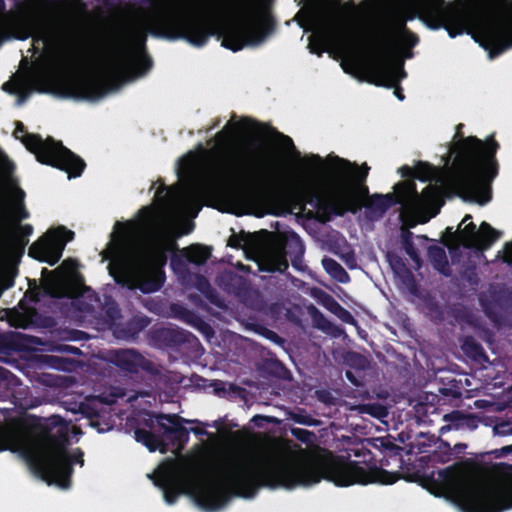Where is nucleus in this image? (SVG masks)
<instances>
[{
    "mask_svg": "<svg viewBox=\"0 0 512 512\" xmlns=\"http://www.w3.org/2000/svg\"><path fill=\"white\" fill-rule=\"evenodd\" d=\"M367 446L350 451L362 461L328 458L312 463L295 457L266 458L258 461L235 459L222 471L220 479L198 483L193 497L198 506L206 511H216L225 506L231 497L252 498L262 487L293 489L310 486L322 479L336 486L354 484H393L399 472L384 467L402 468L404 448L388 435L366 439Z\"/></svg>",
    "mask_w": 512,
    "mask_h": 512,
    "instance_id": "obj_1",
    "label": "nucleus"
},
{
    "mask_svg": "<svg viewBox=\"0 0 512 512\" xmlns=\"http://www.w3.org/2000/svg\"><path fill=\"white\" fill-rule=\"evenodd\" d=\"M276 20L269 7H263L255 20L229 21L215 24L201 17L163 15L157 20V28L151 33L169 40L182 39L193 46H204L210 37L221 39V45L233 52L244 47L258 46L274 32Z\"/></svg>",
    "mask_w": 512,
    "mask_h": 512,
    "instance_id": "obj_2",
    "label": "nucleus"
},
{
    "mask_svg": "<svg viewBox=\"0 0 512 512\" xmlns=\"http://www.w3.org/2000/svg\"><path fill=\"white\" fill-rule=\"evenodd\" d=\"M490 472L499 477L481 482L465 469L452 465L432 471L424 486L437 496H448L463 512H504L512 509V464L494 463Z\"/></svg>",
    "mask_w": 512,
    "mask_h": 512,
    "instance_id": "obj_3",
    "label": "nucleus"
},
{
    "mask_svg": "<svg viewBox=\"0 0 512 512\" xmlns=\"http://www.w3.org/2000/svg\"><path fill=\"white\" fill-rule=\"evenodd\" d=\"M338 180L334 194L326 198L313 185L303 184L293 188L287 195L294 209L304 212L306 205L308 219H317L321 223L332 220L333 216L342 217L350 212L356 214L362 208V199H366L369 189L365 184L370 167L364 163L361 167L347 159L335 157Z\"/></svg>",
    "mask_w": 512,
    "mask_h": 512,
    "instance_id": "obj_4",
    "label": "nucleus"
},
{
    "mask_svg": "<svg viewBox=\"0 0 512 512\" xmlns=\"http://www.w3.org/2000/svg\"><path fill=\"white\" fill-rule=\"evenodd\" d=\"M119 229V240L116 253H120L128 241L131 222H116ZM175 246L162 238H151L138 242L129 251L128 257L118 255L108 265L109 274L116 284L129 290L138 289L144 294L159 291L166 279L164 267L167 264V253Z\"/></svg>",
    "mask_w": 512,
    "mask_h": 512,
    "instance_id": "obj_5",
    "label": "nucleus"
},
{
    "mask_svg": "<svg viewBox=\"0 0 512 512\" xmlns=\"http://www.w3.org/2000/svg\"><path fill=\"white\" fill-rule=\"evenodd\" d=\"M498 148L499 144L493 137L484 143L476 136H468L461 137L450 149L455 154L453 184L481 205L489 202L491 195L490 191H485L478 197L477 185L482 177H496L498 164L495 155Z\"/></svg>",
    "mask_w": 512,
    "mask_h": 512,
    "instance_id": "obj_6",
    "label": "nucleus"
},
{
    "mask_svg": "<svg viewBox=\"0 0 512 512\" xmlns=\"http://www.w3.org/2000/svg\"><path fill=\"white\" fill-rule=\"evenodd\" d=\"M51 426L56 428L53 433L47 431L37 450L26 453V459L36 475L48 484H56L61 488H69L73 473V464H84V453L78 448L69 455V428L61 417H53Z\"/></svg>",
    "mask_w": 512,
    "mask_h": 512,
    "instance_id": "obj_7",
    "label": "nucleus"
},
{
    "mask_svg": "<svg viewBox=\"0 0 512 512\" xmlns=\"http://www.w3.org/2000/svg\"><path fill=\"white\" fill-rule=\"evenodd\" d=\"M410 29L402 18L399 5L390 6L380 21V37L372 48V55L367 61L353 58V64L362 70L364 79L370 84L393 86L398 80L392 78L389 71V59L396 40Z\"/></svg>",
    "mask_w": 512,
    "mask_h": 512,
    "instance_id": "obj_8",
    "label": "nucleus"
},
{
    "mask_svg": "<svg viewBox=\"0 0 512 512\" xmlns=\"http://www.w3.org/2000/svg\"><path fill=\"white\" fill-rule=\"evenodd\" d=\"M18 133H25L21 142L26 149L33 153L36 160L44 165L52 166L68 174V178H77L82 175L86 168L85 161L65 147L61 141L48 136L43 139L40 134L26 133L22 122L16 123L14 136L18 138Z\"/></svg>",
    "mask_w": 512,
    "mask_h": 512,
    "instance_id": "obj_9",
    "label": "nucleus"
},
{
    "mask_svg": "<svg viewBox=\"0 0 512 512\" xmlns=\"http://www.w3.org/2000/svg\"><path fill=\"white\" fill-rule=\"evenodd\" d=\"M133 57V50L126 47L117 65L112 69L78 78H59L54 83L55 91L62 97L99 100L117 87L116 69L131 68Z\"/></svg>",
    "mask_w": 512,
    "mask_h": 512,
    "instance_id": "obj_10",
    "label": "nucleus"
},
{
    "mask_svg": "<svg viewBox=\"0 0 512 512\" xmlns=\"http://www.w3.org/2000/svg\"><path fill=\"white\" fill-rule=\"evenodd\" d=\"M269 172L270 162L266 155L248 145L228 155L218 170V177L230 182L260 183L268 178Z\"/></svg>",
    "mask_w": 512,
    "mask_h": 512,
    "instance_id": "obj_11",
    "label": "nucleus"
},
{
    "mask_svg": "<svg viewBox=\"0 0 512 512\" xmlns=\"http://www.w3.org/2000/svg\"><path fill=\"white\" fill-rule=\"evenodd\" d=\"M368 200L362 207L382 216L395 205H405L412 208H419L423 205L435 204L440 199L439 189L435 186H426L421 194L418 193L414 181L404 180L394 186V192L388 194L375 193L368 195Z\"/></svg>",
    "mask_w": 512,
    "mask_h": 512,
    "instance_id": "obj_12",
    "label": "nucleus"
},
{
    "mask_svg": "<svg viewBox=\"0 0 512 512\" xmlns=\"http://www.w3.org/2000/svg\"><path fill=\"white\" fill-rule=\"evenodd\" d=\"M490 15L498 18L496 27H487L480 34V45L495 58L512 47V0H476Z\"/></svg>",
    "mask_w": 512,
    "mask_h": 512,
    "instance_id": "obj_13",
    "label": "nucleus"
},
{
    "mask_svg": "<svg viewBox=\"0 0 512 512\" xmlns=\"http://www.w3.org/2000/svg\"><path fill=\"white\" fill-rule=\"evenodd\" d=\"M3 20L11 28L12 37L22 41L32 37L34 43L54 46L63 43L72 33L69 22H35L14 15H5Z\"/></svg>",
    "mask_w": 512,
    "mask_h": 512,
    "instance_id": "obj_14",
    "label": "nucleus"
},
{
    "mask_svg": "<svg viewBox=\"0 0 512 512\" xmlns=\"http://www.w3.org/2000/svg\"><path fill=\"white\" fill-rule=\"evenodd\" d=\"M304 252L305 247L299 235L289 232L282 241L271 245L259 254L258 269L268 273H283L289 267L287 257H290L292 266L298 268Z\"/></svg>",
    "mask_w": 512,
    "mask_h": 512,
    "instance_id": "obj_15",
    "label": "nucleus"
},
{
    "mask_svg": "<svg viewBox=\"0 0 512 512\" xmlns=\"http://www.w3.org/2000/svg\"><path fill=\"white\" fill-rule=\"evenodd\" d=\"M75 233L65 226L48 229L31 244L28 255L40 262L54 266L62 257L65 246L74 239Z\"/></svg>",
    "mask_w": 512,
    "mask_h": 512,
    "instance_id": "obj_16",
    "label": "nucleus"
},
{
    "mask_svg": "<svg viewBox=\"0 0 512 512\" xmlns=\"http://www.w3.org/2000/svg\"><path fill=\"white\" fill-rule=\"evenodd\" d=\"M189 482L187 472L170 462L159 470L155 485L162 489L166 503L171 505L181 494L186 493Z\"/></svg>",
    "mask_w": 512,
    "mask_h": 512,
    "instance_id": "obj_17",
    "label": "nucleus"
},
{
    "mask_svg": "<svg viewBox=\"0 0 512 512\" xmlns=\"http://www.w3.org/2000/svg\"><path fill=\"white\" fill-rule=\"evenodd\" d=\"M500 236L501 232L486 221H483L478 229L473 222H469L462 229L461 226L458 227V242L467 249L487 250Z\"/></svg>",
    "mask_w": 512,
    "mask_h": 512,
    "instance_id": "obj_18",
    "label": "nucleus"
},
{
    "mask_svg": "<svg viewBox=\"0 0 512 512\" xmlns=\"http://www.w3.org/2000/svg\"><path fill=\"white\" fill-rule=\"evenodd\" d=\"M111 363L120 370L136 374L140 370L150 375L158 376L160 369L151 361L146 359L134 349H119L111 353Z\"/></svg>",
    "mask_w": 512,
    "mask_h": 512,
    "instance_id": "obj_19",
    "label": "nucleus"
},
{
    "mask_svg": "<svg viewBox=\"0 0 512 512\" xmlns=\"http://www.w3.org/2000/svg\"><path fill=\"white\" fill-rule=\"evenodd\" d=\"M442 6H439L437 12L433 14L428 28L432 30L443 28L451 38L463 34L466 29L465 16L456 10H444Z\"/></svg>",
    "mask_w": 512,
    "mask_h": 512,
    "instance_id": "obj_20",
    "label": "nucleus"
},
{
    "mask_svg": "<svg viewBox=\"0 0 512 512\" xmlns=\"http://www.w3.org/2000/svg\"><path fill=\"white\" fill-rule=\"evenodd\" d=\"M158 418V425L163 432V440L168 441L178 450L183 449L189 441V430L181 423L183 419L176 414H161Z\"/></svg>",
    "mask_w": 512,
    "mask_h": 512,
    "instance_id": "obj_21",
    "label": "nucleus"
},
{
    "mask_svg": "<svg viewBox=\"0 0 512 512\" xmlns=\"http://www.w3.org/2000/svg\"><path fill=\"white\" fill-rule=\"evenodd\" d=\"M443 4L444 0H416L410 6H399L402 11V18L406 23L418 18L428 27L433 14Z\"/></svg>",
    "mask_w": 512,
    "mask_h": 512,
    "instance_id": "obj_22",
    "label": "nucleus"
},
{
    "mask_svg": "<svg viewBox=\"0 0 512 512\" xmlns=\"http://www.w3.org/2000/svg\"><path fill=\"white\" fill-rule=\"evenodd\" d=\"M25 196V192L20 187L15 186L13 188L9 205H4V203L0 201V219H2L7 212H9L14 226L21 224V221L28 219L30 217V213L25 206Z\"/></svg>",
    "mask_w": 512,
    "mask_h": 512,
    "instance_id": "obj_23",
    "label": "nucleus"
},
{
    "mask_svg": "<svg viewBox=\"0 0 512 512\" xmlns=\"http://www.w3.org/2000/svg\"><path fill=\"white\" fill-rule=\"evenodd\" d=\"M34 228L31 224H18L14 226L7 242V251L17 257H21L29 243V237L33 234Z\"/></svg>",
    "mask_w": 512,
    "mask_h": 512,
    "instance_id": "obj_24",
    "label": "nucleus"
},
{
    "mask_svg": "<svg viewBox=\"0 0 512 512\" xmlns=\"http://www.w3.org/2000/svg\"><path fill=\"white\" fill-rule=\"evenodd\" d=\"M149 324L150 319L147 316L134 315L126 322L116 324L114 333L117 338L133 340L137 338L139 333L142 332Z\"/></svg>",
    "mask_w": 512,
    "mask_h": 512,
    "instance_id": "obj_25",
    "label": "nucleus"
},
{
    "mask_svg": "<svg viewBox=\"0 0 512 512\" xmlns=\"http://www.w3.org/2000/svg\"><path fill=\"white\" fill-rule=\"evenodd\" d=\"M146 38V32L142 30H137L132 35L134 47L141 51V55L133 63V67H135L138 75L146 73L152 67V60L145 52Z\"/></svg>",
    "mask_w": 512,
    "mask_h": 512,
    "instance_id": "obj_26",
    "label": "nucleus"
},
{
    "mask_svg": "<svg viewBox=\"0 0 512 512\" xmlns=\"http://www.w3.org/2000/svg\"><path fill=\"white\" fill-rule=\"evenodd\" d=\"M25 349V338L21 333L8 331L0 332V354L11 355Z\"/></svg>",
    "mask_w": 512,
    "mask_h": 512,
    "instance_id": "obj_27",
    "label": "nucleus"
},
{
    "mask_svg": "<svg viewBox=\"0 0 512 512\" xmlns=\"http://www.w3.org/2000/svg\"><path fill=\"white\" fill-rule=\"evenodd\" d=\"M153 338L165 347L176 348L187 341L183 331L173 328H160L154 331Z\"/></svg>",
    "mask_w": 512,
    "mask_h": 512,
    "instance_id": "obj_28",
    "label": "nucleus"
},
{
    "mask_svg": "<svg viewBox=\"0 0 512 512\" xmlns=\"http://www.w3.org/2000/svg\"><path fill=\"white\" fill-rule=\"evenodd\" d=\"M134 435L136 441L142 443L151 452L160 450L162 453H165L168 450V445L164 442L163 438L150 430L138 428L135 430Z\"/></svg>",
    "mask_w": 512,
    "mask_h": 512,
    "instance_id": "obj_29",
    "label": "nucleus"
},
{
    "mask_svg": "<svg viewBox=\"0 0 512 512\" xmlns=\"http://www.w3.org/2000/svg\"><path fill=\"white\" fill-rule=\"evenodd\" d=\"M463 353L470 359L478 363L488 362L489 358L481 345L473 336H464L461 341Z\"/></svg>",
    "mask_w": 512,
    "mask_h": 512,
    "instance_id": "obj_30",
    "label": "nucleus"
},
{
    "mask_svg": "<svg viewBox=\"0 0 512 512\" xmlns=\"http://www.w3.org/2000/svg\"><path fill=\"white\" fill-rule=\"evenodd\" d=\"M187 262L195 265H204L211 256L210 248L201 244H192L183 250Z\"/></svg>",
    "mask_w": 512,
    "mask_h": 512,
    "instance_id": "obj_31",
    "label": "nucleus"
},
{
    "mask_svg": "<svg viewBox=\"0 0 512 512\" xmlns=\"http://www.w3.org/2000/svg\"><path fill=\"white\" fill-rule=\"evenodd\" d=\"M428 257L433 267L445 276L450 275L449 263L445 250L438 246L432 245L428 248Z\"/></svg>",
    "mask_w": 512,
    "mask_h": 512,
    "instance_id": "obj_32",
    "label": "nucleus"
},
{
    "mask_svg": "<svg viewBox=\"0 0 512 512\" xmlns=\"http://www.w3.org/2000/svg\"><path fill=\"white\" fill-rule=\"evenodd\" d=\"M323 306L345 323H353L354 317L344 308L332 295L324 293L322 298Z\"/></svg>",
    "mask_w": 512,
    "mask_h": 512,
    "instance_id": "obj_33",
    "label": "nucleus"
},
{
    "mask_svg": "<svg viewBox=\"0 0 512 512\" xmlns=\"http://www.w3.org/2000/svg\"><path fill=\"white\" fill-rule=\"evenodd\" d=\"M322 266L324 270L336 281L340 283H347L350 280L348 272L335 259L324 257L322 259Z\"/></svg>",
    "mask_w": 512,
    "mask_h": 512,
    "instance_id": "obj_34",
    "label": "nucleus"
},
{
    "mask_svg": "<svg viewBox=\"0 0 512 512\" xmlns=\"http://www.w3.org/2000/svg\"><path fill=\"white\" fill-rule=\"evenodd\" d=\"M389 71L391 73V77L392 78H399V80H397L393 86H386V85H382V84H375L376 86H381V87H386V88H394V95L400 100V101H403L405 96H404V93H403V89L399 86V83L402 79H404L406 77V72L403 68V65H399V66H395V65H392L391 62L389 61Z\"/></svg>",
    "mask_w": 512,
    "mask_h": 512,
    "instance_id": "obj_35",
    "label": "nucleus"
},
{
    "mask_svg": "<svg viewBox=\"0 0 512 512\" xmlns=\"http://www.w3.org/2000/svg\"><path fill=\"white\" fill-rule=\"evenodd\" d=\"M241 282L242 278L233 272H225L217 279L218 285L228 292H236Z\"/></svg>",
    "mask_w": 512,
    "mask_h": 512,
    "instance_id": "obj_36",
    "label": "nucleus"
},
{
    "mask_svg": "<svg viewBox=\"0 0 512 512\" xmlns=\"http://www.w3.org/2000/svg\"><path fill=\"white\" fill-rule=\"evenodd\" d=\"M386 257H387V261H388L391 269L393 270V272L396 275H398V276H404V275L412 276V273L407 268L404 260L398 254L389 252Z\"/></svg>",
    "mask_w": 512,
    "mask_h": 512,
    "instance_id": "obj_37",
    "label": "nucleus"
},
{
    "mask_svg": "<svg viewBox=\"0 0 512 512\" xmlns=\"http://www.w3.org/2000/svg\"><path fill=\"white\" fill-rule=\"evenodd\" d=\"M413 234L410 231H406L402 237V245L406 254L418 265H421V259L418 254V250L413 242Z\"/></svg>",
    "mask_w": 512,
    "mask_h": 512,
    "instance_id": "obj_38",
    "label": "nucleus"
},
{
    "mask_svg": "<svg viewBox=\"0 0 512 512\" xmlns=\"http://www.w3.org/2000/svg\"><path fill=\"white\" fill-rule=\"evenodd\" d=\"M103 310L105 313V316L109 321L114 322L115 320L119 319L121 317V312L119 309V306L115 300H113L111 297L105 298V303L103 305Z\"/></svg>",
    "mask_w": 512,
    "mask_h": 512,
    "instance_id": "obj_39",
    "label": "nucleus"
},
{
    "mask_svg": "<svg viewBox=\"0 0 512 512\" xmlns=\"http://www.w3.org/2000/svg\"><path fill=\"white\" fill-rule=\"evenodd\" d=\"M47 293L53 298L71 297V288L64 283H52L47 288Z\"/></svg>",
    "mask_w": 512,
    "mask_h": 512,
    "instance_id": "obj_40",
    "label": "nucleus"
},
{
    "mask_svg": "<svg viewBox=\"0 0 512 512\" xmlns=\"http://www.w3.org/2000/svg\"><path fill=\"white\" fill-rule=\"evenodd\" d=\"M290 432L294 438L306 445L313 444L314 440L316 439L315 433L307 429L291 428Z\"/></svg>",
    "mask_w": 512,
    "mask_h": 512,
    "instance_id": "obj_41",
    "label": "nucleus"
},
{
    "mask_svg": "<svg viewBox=\"0 0 512 512\" xmlns=\"http://www.w3.org/2000/svg\"><path fill=\"white\" fill-rule=\"evenodd\" d=\"M15 165L8 156L0 151V175L2 178H10L14 172Z\"/></svg>",
    "mask_w": 512,
    "mask_h": 512,
    "instance_id": "obj_42",
    "label": "nucleus"
},
{
    "mask_svg": "<svg viewBox=\"0 0 512 512\" xmlns=\"http://www.w3.org/2000/svg\"><path fill=\"white\" fill-rule=\"evenodd\" d=\"M10 94L17 95V104H23L30 95V90L26 84L22 81L17 82V87L10 90Z\"/></svg>",
    "mask_w": 512,
    "mask_h": 512,
    "instance_id": "obj_43",
    "label": "nucleus"
},
{
    "mask_svg": "<svg viewBox=\"0 0 512 512\" xmlns=\"http://www.w3.org/2000/svg\"><path fill=\"white\" fill-rule=\"evenodd\" d=\"M171 311L177 319H180L185 323L189 320V318L192 316L194 312L180 304H172Z\"/></svg>",
    "mask_w": 512,
    "mask_h": 512,
    "instance_id": "obj_44",
    "label": "nucleus"
},
{
    "mask_svg": "<svg viewBox=\"0 0 512 512\" xmlns=\"http://www.w3.org/2000/svg\"><path fill=\"white\" fill-rule=\"evenodd\" d=\"M433 171V167L425 162H419V164L415 168V178L421 181L429 180L431 173Z\"/></svg>",
    "mask_w": 512,
    "mask_h": 512,
    "instance_id": "obj_45",
    "label": "nucleus"
},
{
    "mask_svg": "<svg viewBox=\"0 0 512 512\" xmlns=\"http://www.w3.org/2000/svg\"><path fill=\"white\" fill-rule=\"evenodd\" d=\"M271 373L283 380L291 379V372L278 360L272 363Z\"/></svg>",
    "mask_w": 512,
    "mask_h": 512,
    "instance_id": "obj_46",
    "label": "nucleus"
},
{
    "mask_svg": "<svg viewBox=\"0 0 512 512\" xmlns=\"http://www.w3.org/2000/svg\"><path fill=\"white\" fill-rule=\"evenodd\" d=\"M269 129L273 134L276 135V137H278L282 141V144L286 149L292 150L296 157H300V153L296 150L294 142L289 136L284 135L281 132H278L273 127H269Z\"/></svg>",
    "mask_w": 512,
    "mask_h": 512,
    "instance_id": "obj_47",
    "label": "nucleus"
},
{
    "mask_svg": "<svg viewBox=\"0 0 512 512\" xmlns=\"http://www.w3.org/2000/svg\"><path fill=\"white\" fill-rule=\"evenodd\" d=\"M211 304L218 308H223L225 306L223 299L219 296L216 289L211 287L204 294H202Z\"/></svg>",
    "mask_w": 512,
    "mask_h": 512,
    "instance_id": "obj_48",
    "label": "nucleus"
},
{
    "mask_svg": "<svg viewBox=\"0 0 512 512\" xmlns=\"http://www.w3.org/2000/svg\"><path fill=\"white\" fill-rule=\"evenodd\" d=\"M399 38L409 48H413L419 43V37L411 30L406 31L404 34L400 35Z\"/></svg>",
    "mask_w": 512,
    "mask_h": 512,
    "instance_id": "obj_49",
    "label": "nucleus"
},
{
    "mask_svg": "<svg viewBox=\"0 0 512 512\" xmlns=\"http://www.w3.org/2000/svg\"><path fill=\"white\" fill-rule=\"evenodd\" d=\"M155 200L160 204H167L170 200L168 188L162 184L155 193Z\"/></svg>",
    "mask_w": 512,
    "mask_h": 512,
    "instance_id": "obj_50",
    "label": "nucleus"
},
{
    "mask_svg": "<svg viewBox=\"0 0 512 512\" xmlns=\"http://www.w3.org/2000/svg\"><path fill=\"white\" fill-rule=\"evenodd\" d=\"M242 123L244 124L246 129L256 130L258 132H263L265 129H267V126L265 124L252 120L250 118H243Z\"/></svg>",
    "mask_w": 512,
    "mask_h": 512,
    "instance_id": "obj_51",
    "label": "nucleus"
},
{
    "mask_svg": "<svg viewBox=\"0 0 512 512\" xmlns=\"http://www.w3.org/2000/svg\"><path fill=\"white\" fill-rule=\"evenodd\" d=\"M325 41L323 39L311 40L309 43L310 52L321 56L324 52Z\"/></svg>",
    "mask_w": 512,
    "mask_h": 512,
    "instance_id": "obj_52",
    "label": "nucleus"
},
{
    "mask_svg": "<svg viewBox=\"0 0 512 512\" xmlns=\"http://www.w3.org/2000/svg\"><path fill=\"white\" fill-rule=\"evenodd\" d=\"M212 286L209 282V280L202 275H198L196 279V288L201 294H204L208 289H210Z\"/></svg>",
    "mask_w": 512,
    "mask_h": 512,
    "instance_id": "obj_53",
    "label": "nucleus"
},
{
    "mask_svg": "<svg viewBox=\"0 0 512 512\" xmlns=\"http://www.w3.org/2000/svg\"><path fill=\"white\" fill-rule=\"evenodd\" d=\"M494 430L499 435H512V423L502 422L497 424Z\"/></svg>",
    "mask_w": 512,
    "mask_h": 512,
    "instance_id": "obj_54",
    "label": "nucleus"
},
{
    "mask_svg": "<svg viewBox=\"0 0 512 512\" xmlns=\"http://www.w3.org/2000/svg\"><path fill=\"white\" fill-rule=\"evenodd\" d=\"M490 454L494 455L495 458L506 457L509 454H512V444L503 446L500 449H495V450L491 451Z\"/></svg>",
    "mask_w": 512,
    "mask_h": 512,
    "instance_id": "obj_55",
    "label": "nucleus"
},
{
    "mask_svg": "<svg viewBox=\"0 0 512 512\" xmlns=\"http://www.w3.org/2000/svg\"><path fill=\"white\" fill-rule=\"evenodd\" d=\"M74 303L76 304L79 311L86 314L92 313L95 309L92 303H85L82 302L80 299H76Z\"/></svg>",
    "mask_w": 512,
    "mask_h": 512,
    "instance_id": "obj_56",
    "label": "nucleus"
},
{
    "mask_svg": "<svg viewBox=\"0 0 512 512\" xmlns=\"http://www.w3.org/2000/svg\"><path fill=\"white\" fill-rule=\"evenodd\" d=\"M502 259L505 263L512 266V241L505 244Z\"/></svg>",
    "mask_w": 512,
    "mask_h": 512,
    "instance_id": "obj_57",
    "label": "nucleus"
},
{
    "mask_svg": "<svg viewBox=\"0 0 512 512\" xmlns=\"http://www.w3.org/2000/svg\"><path fill=\"white\" fill-rule=\"evenodd\" d=\"M9 438V433L0 426V452L7 449Z\"/></svg>",
    "mask_w": 512,
    "mask_h": 512,
    "instance_id": "obj_58",
    "label": "nucleus"
},
{
    "mask_svg": "<svg viewBox=\"0 0 512 512\" xmlns=\"http://www.w3.org/2000/svg\"><path fill=\"white\" fill-rule=\"evenodd\" d=\"M399 172L402 177L415 178V169L411 168L408 165H404V166L400 167ZM407 180H409V179H407ZM410 181H412V180L410 179Z\"/></svg>",
    "mask_w": 512,
    "mask_h": 512,
    "instance_id": "obj_59",
    "label": "nucleus"
},
{
    "mask_svg": "<svg viewBox=\"0 0 512 512\" xmlns=\"http://www.w3.org/2000/svg\"><path fill=\"white\" fill-rule=\"evenodd\" d=\"M188 325L196 328L199 324L203 325V319L196 313L193 312L192 316L186 322Z\"/></svg>",
    "mask_w": 512,
    "mask_h": 512,
    "instance_id": "obj_60",
    "label": "nucleus"
},
{
    "mask_svg": "<svg viewBox=\"0 0 512 512\" xmlns=\"http://www.w3.org/2000/svg\"><path fill=\"white\" fill-rule=\"evenodd\" d=\"M268 339L274 341L275 343L283 342V339L274 331L266 329L264 334Z\"/></svg>",
    "mask_w": 512,
    "mask_h": 512,
    "instance_id": "obj_61",
    "label": "nucleus"
},
{
    "mask_svg": "<svg viewBox=\"0 0 512 512\" xmlns=\"http://www.w3.org/2000/svg\"><path fill=\"white\" fill-rule=\"evenodd\" d=\"M228 246L232 248H240L241 247V240L238 236L232 235L228 239Z\"/></svg>",
    "mask_w": 512,
    "mask_h": 512,
    "instance_id": "obj_62",
    "label": "nucleus"
},
{
    "mask_svg": "<svg viewBox=\"0 0 512 512\" xmlns=\"http://www.w3.org/2000/svg\"><path fill=\"white\" fill-rule=\"evenodd\" d=\"M196 329H197L198 331H200L201 333L206 334V335H208V334L212 333V328H211V326H210V325H209L205 320H203V325H202V324H199V325L196 327Z\"/></svg>",
    "mask_w": 512,
    "mask_h": 512,
    "instance_id": "obj_63",
    "label": "nucleus"
},
{
    "mask_svg": "<svg viewBox=\"0 0 512 512\" xmlns=\"http://www.w3.org/2000/svg\"><path fill=\"white\" fill-rule=\"evenodd\" d=\"M297 423L305 425H314L315 421L311 417H297L295 418Z\"/></svg>",
    "mask_w": 512,
    "mask_h": 512,
    "instance_id": "obj_64",
    "label": "nucleus"
}]
</instances>
